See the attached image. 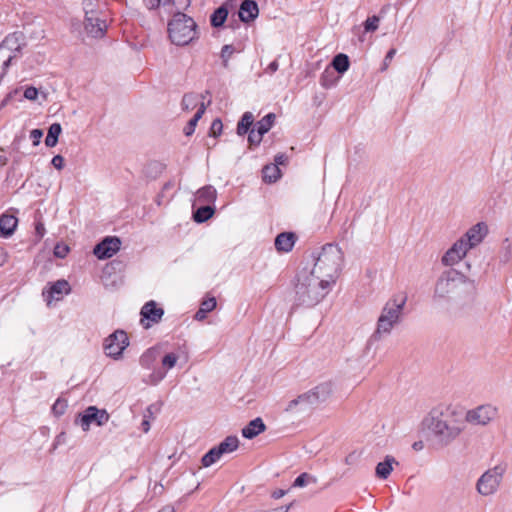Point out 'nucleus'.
Returning a JSON list of instances; mask_svg holds the SVG:
<instances>
[{
    "mask_svg": "<svg viewBox=\"0 0 512 512\" xmlns=\"http://www.w3.org/2000/svg\"><path fill=\"white\" fill-rule=\"evenodd\" d=\"M206 106L203 102H201L197 112L194 116L188 121L187 125L184 127L183 132L186 136H191L194 131L198 121L201 119L203 114L205 113Z\"/></svg>",
    "mask_w": 512,
    "mask_h": 512,
    "instance_id": "31",
    "label": "nucleus"
},
{
    "mask_svg": "<svg viewBox=\"0 0 512 512\" xmlns=\"http://www.w3.org/2000/svg\"><path fill=\"white\" fill-rule=\"evenodd\" d=\"M51 164L57 169L62 170L64 167V158L61 155H55L52 158Z\"/></svg>",
    "mask_w": 512,
    "mask_h": 512,
    "instance_id": "53",
    "label": "nucleus"
},
{
    "mask_svg": "<svg viewBox=\"0 0 512 512\" xmlns=\"http://www.w3.org/2000/svg\"><path fill=\"white\" fill-rule=\"evenodd\" d=\"M222 453L217 446L211 448L201 459V463L204 467H209L220 459Z\"/></svg>",
    "mask_w": 512,
    "mask_h": 512,
    "instance_id": "36",
    "label": "nucleus"
},
{
    "mask_svg": "<svg viewBox=\"0 0 512 512\" xmlns=\"http://www.w3.org/2000/svg\"><path fill=\"white\" fill-rule=\"evenodd\" d=\"M166 4H171L178 10H186L191 4V0H164V5Z\"/></svg>",
    "mask_w": 512,
    "mask_h": 512,
    "instance_id": "46",
    "label": "nucleus"
},
{
    "mask_svg": "<svg viewBox=\"0 0 512 512\" xmlns=\"http://www.w3.org/2000/svg\"><path fill=\"white\" fill-rule=\"evenodd\" d=\"M407 296H395L384 306L380 317L378 318L377 328L371 335L368 345L380 340L381 334H389L393 326L398 323L402 310L406 304Z\"/></svg>",
    "mask_w": 512,
    "mask_h": 512,
    "instance_id": "5",
    "label": "nucleus"
},
{
    "mask_svg": "<svg viewBox=\"0 0 512 512\" xmlns=\"http://www.w3.org/2000/svg\"><path fill=\"white\" fill-rule=\"evenodd\" d=\"M18 224V219L9 214H2L0 216V236L8 238L13 235Z\"/></svg>",
    "mask_w": 512,
    "mask_h": 512,
    "instance_id": "22",
    "label": "nucleus"
},
{
    "mask_svg": "<svg viewBox=\"0 0 512 512\" xmlns=\"http://www.w3.org/2000/svg\"><path fill=\"white\" fill-rule=\"evenodd\" d=\"M160 355V349L158 347H152L146 350L139 359L140 365L143 368L151 369L154 366L157 358Z\"/></svg>",
    "mask_w": 512,
    "mask_h": 512,
    "instance_id": "25",
    "label": "nucleus"
},
{
    "mask_svg": "<svg viewBox=\"0 0 512 512\" xmlns=\"http://www.w3.org/2000/svg\"><path fill=\"white\" fill-rule=\"evenodd\" d=\"M337 78L334 75V71L325 69L320 77V83L324 88H330L335 85Z\"/></svg>",
    "mask_w": 512,
    "mask_h": 512,
    "instance_id": "37",
    "label": "nucleus"
},
{
    "mask_svg": "<svg viewBox=\"0 0 512 512\" xmlns=\"http://www.w3.org/2000/svg\"><path fill=\"white\" fill-rule=\"evenodd\" d=\"M359 458V454L356 451H352L345 457V463L347 465H353Z\"/></svg>",
    "mask_w": 512,
    "mask_h": 512,
    "instance_id": "55",
    "label": "nucleus"
},
{
    "mask_svg": "<svg viewBox=\"0 0 512 512\" xmlns=\"http://www.w3.org/2000/svg\"><path fill=\"white\" fill-rule=\"evenodd\" d=\"M145 5L148 9H156L159 7L161 0H144Z\"/></svg>",
    "mask_w": 512,
    "mask_h": 512,
    "instance_id": "57",
    "label": "nucleus"
},
{
    "mask_svg": "<svg viewBox=\"0 0 512 512\" xmlns=\"http://www.w3.org/2000/svg\"><path fill=\"white\" fill-rule=\"evenodd\" d=\"M69 252V247L65 244L58 243L54 247V255L57 258L63 259Z\"/></svg>",
    "mask_w": 512,
    "mask_h": 512,
    "instance_id": "47",
    "label": "nucleus"
},
{
    "mask_svg": "<svg viewBox=\"0 0 512 512\" xmlns=\"http://www.w3.org/2000/svg\"><path fill=\"white\" fill-rule=\"evenodd\" d=\"M108 14L102 13L84 19V29L93 38H102L106 34Z\"/></svg>",
    "mask_w": 512,
    "mask_h": 512,
    "instance_id": "10",
    "label": "nucleus"
},
{
    "mask_svg": "<svg viewBox=\"0 0 512 512\" xmlns=\"http://www.w3.org/2000/svg\"><path fill=\"white\" fill-rule=\"evenodd\" d=\"M277 70H278V62H277L276 60H275V61H272V62L268 65V67H267V69H266V71H267V72H269V73H274V72H276Z\"/></svg>",
    "mask_w": 512,
    "mask_h": 512,
    "instance_id": "59",
    "label": "nucleus"
},
{
    "mask_svg": "<svg viewBox=\"0 0 512 512\" xmlns=\"http://www.w3.org/2000/svg\"><path fill=\"white\" fill-rule=\"evenodd\" d=\"M71 290V287L65 279L57 280L54 283L50 284V287L47 291V299L50 300H60L62 299L64 294H68Z\"/></svg>",
    "mask_w": 512,
    "mask_h": 512,
    "instance_id": "20",
    "label": "nucleus"
},
{
    "mask_svg": "<svg viewBox=\"0 0 512 512\" xmlns=\"http://www.w3.org/2000/svg\"><path fill=\"white\" fill-rule=\"evenodd\" d=\"M67 406V400L58 398L51 408L52 413L56 417H60L65 413Z\"/></svg>",
    "mask_w": 512,
    "mask_h": 512,
    "instance_id": "39",
    "label": "nucleus"
},
{
    "mask_svg": "<svg viewBox=\"0 0 512 512\" xmlns=\"http://www.w3.org/2000/svg\"><path fill=\"white\" fill-rule=\"evenodd\" d=\"M206 315L207 312L202 308H199L198 311L195 313L194 318L198 321H202L206 318Z\"/></svg>",
    "mask_w": 512,
    "mask_h": 512,
    "instance_id": "58",
    "label": "nucleus"
},
{
    "mask_svg": "<svg viewBox=\"0 0 512 512\" xmlns=\"http://www.w3.org/2000/svg\"><path fill=\"white\" fill-rule=\"evenodd\" d=\"M216 299L215 297H208L202 300L200 304V308L205 310L207 313L212 311L216 307Z\"/></svg>",
    "mask_w": 512,
    "mask_h": 512,
    "instance_id": "48",
    "label": "nucleus"
},
{
    "mask_svg": "<svg viewBox=\"0 0 512 512\" xmlns=\"http://www.w3.org/2000/svg\"><path fill=\"white\" fill-rule=\"evenodd\" d=\"M281 177V170L277 165H265L262 169V178L266 183H274Z\"/></svg>",
    "mask_w": 512,
    "mask_h": 512,
    "instance_id": "30",
    "label": "nucleus"
},
{
    "mask_svg": "<svg viewBox=\"0 0 512 512\" xmlns=\"http://www.w3.org/2000/svg\"><path fill=\"white\" fill-rule=\"evenodd\" d=\"M285 493L286 492L284 490L278 489L272 493V497L274 499H280L281 497H283L285 495Z\"/></svg>",
    "mask_w": 512,
    "mask_h": 512,
    "instance_id": "62",
    "label": "nucleus"
},
{
    "mask_svg": "<svg viewBox=\"0 0 512 512\" xmlns=\"http://www.w3.org/2000/svg\"><path fill=\"white\" fill-rule=\"evenodd\" d=\"M141 426H142L143 432L147 433L149 431V429H150L149 419L144 418L142 423H141Z\"/></svg>",
    "mask_w": 512,
    "mask_h": 512,
    "instance_id": "61",
    "label": "nucleus"
},
{
    "mask_svg": "<svg viewBox=\"0 0 512 512\" xmlns=\"http://www.w3.org/2000/svg\"><path fill=\"white\" fill-rule=\"evenodd\" d=\"M216 197V189L211 185H206L197 191V201L200 203H214Z\"/></svg>",
    "mask_w": 512,
    "mask_h": 512,
    "instance_id": "28",
    "label": "nucleus"
},
{
    "mask_svg": "<svg viewBox=\"0 0 512 512\" xmlns=\"http://www.w3.org/2000/svg\"><path fill=\"white\" fill-rule=\"evenodd\" d=\"M262 137L263 134H260L257 128L253 127V129L248 132V142L250 146H258L261 143Z\"/></svg>",
    "mask_w": 512,
    "mask_h": 512,
    "instance_id": "42",
    "label": "nucleus"
},
{
    "mask_svg": "<svg viewBox=\"0 0 512 512\" xmlns=\"http://www.w3.org/2000/svg\"><path fill=\"white\" fill-rule=\"evenodd\" d=\"M254 117L251 112H245L237 124V134L243 136L253 129Z\"/></svg>",
    "mask_w": 512,
    "mask_h": 512,
    "instance_id": "29",
    "label": "nucleus"
},
{
    "mask_svg": "<svg viewBox=\"0 0 512 512\" xmlns=\"http://www.w3.org/2000/svg\"><path fill=\"white\" fill-rule=\"evenodd\" d=\"M297 240V236L294 232H282L275 238L274 245L278 252H290Z\"/></svg>",
    "mask_w": 512,
    "mask_h": 512,
    "instance_id": "19",
    "label": "nucleus"
},
{
    "mask_svg": "<svg viewBox=\"0 0 512 512\" xmlns=\"http://www.w3.org/2000/svg\"><path fill=\"white\" fill-rule=\"evenodd\" d=\"M128 345L129 341L126 332L116 330L105 339L104 350L107 356L119 359Z\"/></svg>",
    "mask_w": 512,
    "mask_h": 512,
    "instance_id": "9",
    "label": "nucleus"
},
{
    "mask_svg": "<svg viewBox=\"0 0 512 512\" xmlns=\"http://www.w3.org/2000/svg\"><path fill=\"white\" fill-rule=\"evenodd\" d=\"M223 454L235 451L239 446V439L236 436H227L222 442L216 445Z\"/></svg>",
    "mask_w": 512,
    "mask_h": 512,
    "instance_id": "34",
    "label": "nucleus"
},
{
    "mask_svg": "<svg viewBox=\"0 0 512 512\" xmlns=\"http://www.w3.org/2000/svg\"><path fill=\"white\" fill-rule=\"evenodd\" d=\"M309 481L316 483V478L309 475L308 473L300 474L294 481V487H304Z\"/></svg>",
    "mask_w": 512,
    "mask_h": 512,
    "instance_id": "41",
    "label": "nucleus"
},
{
    "mask_svg": "<svg viewBox=\"0 0 512 512\" xmlns=\"http://www.w3.org/2000/svg\"><path fill=\"white\" fill-rule=\"evenodd\" d=\"M234 51H235V48L233 45L226 44L222 47L220 57L222 59L223 67H225V68L228 67L229 58L234 53Z\"/></svg>",
    "mask_w": 512,
    "mask_h": 512,
    "instance_id": "40",
    "label": "nucleus"
},
{
    "mask_svg": "<svg viewBox=\"0 0 512 512\" xmlns=\"http://www.w3.org/2000/svg\"><path fill=\"white\" fill-rule=\"evenodd\" d=\"M333 71H337L339 74H344L350 66L349 57L344 53H339L334 56L332 63Z\"/></svg>",
    "mask_w": 512,
    "mask_h": 512,
    "instance_id": "32",
    "label": "nucleus"
},
{
    "mask_svg": "<svg viewBox=\"0 0 512 512\" xmlns=\"http://www.w3.org/2000/svg\"><path fill=\"white\" fill-rule=\"evenodd\" d=\"M166 375V372L165 371H162V370H155L153 371V373L150 374L149 376V383L150 384H153V385H156L158 384L161 380L164 379Z\"/></svg>",
    "mask_w": 512,
    "mask_h": 512,
    "instance_id": "49",
    "label": "nucleus"
},
{
    "mask_svg": "<svg viewBox=\"0 0 512 512\" xmlns=\"http://www.w3.org/2000/svg\"><path fill=\"white\" fill-rule=\"evenodd\" d=\"M274 161H275L274 165H277V167H279L280 165L284 166L288 163V157L285 154H278L275 156Z\"/></svg>",
    "mask_w": 512,
    "mask_h": 512,
    "instance_id": "56",
    "label": "nucleus"
},
{
    "mask_svg": "<svg viewBox=\"0 0 512 512\" xmlns=\"http://www.w3.org/2000/svg\"><path fill=\"white\" fill-rule=\"evenodd\" d=\"M109 420V414L105 409H98L96 406L87 407L75 418V424L80 425L83 431H88L90 425L95 423L98 426L106 424Z\"/></svg>",
    "mask_w": 512,
    "mask_h": 512,
    "instance_id": "8",
    "label": "nucleus"
},
{
    "mask_svg": "<svg viewBox=\"0 0 512 512\" xmlns=\"http://www.w3.org/2000/svg\"><path fill=\"white\" fill-rule=\"evenodd\" d=\"M42 136H43V131L41 129H33L31 131L30 137L33 141L34 146L39 145Z\"/></svg>",
    "mask_w": 512,
    "mask_h": 512,
    "instance_id": "52",
    "label": "nucleus"
},
{
    "mask_svg": "<svg viewBox=\"0 0 512 512\" xmlns=\"http://www.w3.org/2000/svg\"><path fill=\"white\" fill-rule=\"evenodd\" d=\"M222 129V121L219 118L214 119L209 130V136L218 137L222 133Z\"/></svg>",
    "mask_w": 512,
    "mask_h": 512,
    "instance_id": "44",
    "label": "nucleus"
},
{
    "mask_svg": "<svg viewBox=\"0 0 512 512\" xmlns=\"http://www.w3.org/2000/svg\"><path fill=\"white\" fill-rule=\"evenodd\" d=\"M494 415L495 409L491 406H479L467 412L466 421L473 424L486 425L492 420Z\"/></svg>",
    "mask_w": 512,
    "mask_h": 512,
    "instance_id": "15",
    "label": "nucleus"
},
{
    "mask_svg": "<svg viewBox=\"0 0 512 512\" xmlns=\"http://www.w3.org/2000/svg\"><path fill=\"white\" fill-rule=\"evenodd\" d=\"M168 35L177 46H185L198 38L196 22L186 14L178 11L168 23Z\"/></svg>",
    "mask_w": 512,
    "mask_h": 512,
    "instance_id": "7",
    "label": "nucleus"
},
{
    "mask_svg": "<svg viewBox=\"0 0 512 512\" xmlns=\"http://www.w3.org/2000/svg\"><path fill=\"white\" fill-rule=\"evenodd\" d=\"M414 450H421L423 448L422 441H417L412 445Z\"/></svg>",
    "mask_w": 512,
    "mask_h": 512,
    "instance_id": "64",
    "label": "nucleus"
},
{
    "mask_svg": "<svg viewBox=\"0 0 512 512\" xmlns=\"http://www.w3.org/2000/svg\"><path fill=\"white\" fill-rule=\"evenodd\" d=\"M475 297V282L455 269L443 272L435 284L434 299H446L464 307L473 303Z\"/></svg>",
    "mask_w": 512,
    "mask_h": 512,
    "instance_id": "1",
    "label": "nucleus"
},
{
    "mask_svg": "<svg viewBox=\"0 0 512 512\" xmlns=\"http://www.w3.org/2000/svg\"><path fill=\"white\" fill-rule=\"evenodd\" d=\"M469 249L464 240H457L442 257V263L446 266L454 265L466 255Z\"/></svg>",
    "mask_w": 512,
    "mask_h": 512,
    "instance_id": "16",
    "label": "nucleus"
},
{
    "mask_svg": "<svg viewBox=\"0 0 512 512\" xmlns=\"http://www.w3.org/2000/svg\"><path fill=\"white\" fill-rule=\"evenodd\" d=\"M330 281L319 278L306 268L296 275L295 302L296 305L313 307L318 304L329 292Z\"/></svg>",
    "mask_w": 512,
    "mask_h": 512,
    "instance_id": "3",
    "label": "nucleus"
},
{
    "mask_svg": "<svg viewBox=\"0 0 512 512\" xmlns=\"http://www.w3.org/2000/svg\"><path fill=\"white\" fill-rule=\"evenodd\" d=\"M103 7L104 4H101L99 0H83L85 18L105 13Z\"/></svg>",
    "mask_w": 512,
    "mask_h": 512,
    "instance_id": "27",
    "label": "nucleus"
},
{
    "mask_svg": "<svg viewBox=\"0 0 512 512\" xmlns=\"http://www.w3.org/2000/svg\"><path fill=\"white\" fill-rule=\"evenodd\" d=\"M35 230H36V234L39 237H43L44 236L45 228H44V225L42 223H37L36 227H35Z\"/></svg>",
    "mask_w": 512,
    "mask_h": 512,
    "instance_id": "60",
    "label": "nucleus"
},
{
    "mask_svg": "<svg viewBox=\"0 0 512 512\" xmlns=\"http://www.w3.org/2000/svg\"><path fill=\"white\" fill-rule=\"evenodd\" d=\"M178 357L174 353H168L162 358V365L165 369H171L176 365Z\"/></svg>",
    "mask_w": 512,
    "mask_h": 512,
    "instance_id": "43",
    "label": "nucleus"
},
{
    "mask_svg": "<svg viewBox=\"0 0 512 512\" xmlns=\"http://www.w3.org/2000/svg\"><path fill=\"white\" fill-rule=\"evenodd\" d=\"M396 54V49L395 48H391L385 58H384V61H383V69H386L389 65V63L391 62V60L393 59V57L395 56Z\"/></svg>",
    "mask_w": 512,
    "mask_h": 512,
    "instance_id": "54",
    "label": "nucleus"
},
{
    "mask_svg": "<svg viewBox=\"0 0 512 512\" xmlns=\"http://www.w3.org/2000/svg\"><path fill=\"white\" fill-rule=\"evenodd\" d=\"M141 323L145 328H149L151 323H159L164 315V310L157 306V303L153 300L148 301L143 305L140 311Z\"/></svg>",
    "mask_w": 512,
    "mask_h": 512,
    "instance_id": "13",
    "label": "nucleus"
},
{
    "mask_svg": "<svg viewBox=\"0 0 512 512\" xmlns=\"http://www.w3.org/2000/svg\"><path fill=\"white\" fill-rule=\"evenodd\" d=\"M266 430V425L260 417L251 420L243 429L242 436L246 439H253Z\"/></svg>",
    "mask_w": 512,
    "mask_h": 512,
    "instance_id": "21",
    "label": "nucleus"
},
{
    "mask_svg": "<svg viewBox=\"0 0 512 512\" xmlns=\"http://www.w3.org/2000/svg\"><path fill=\"white\" fill-rule=\"evenodd\" d=\"M259 14L258 4L254 0H244L239 8L238 16L244 23L253 21Z\"/></svg>",
    "mask_w": 512,
    "mask_h": 512,
    "instance_id": "18",
    "label": "nucleus"
},
{
    "mask_svg": "<svg viewBox=\"0 0 512 512\" xmlns=\"http://www.w3.org/2000/svg\"><path fill=\"white\" fill-rule=\"evenodd\" d=\"M215 212V208L211 205H202L193 210L192 218L196 223H204L209 220Z\"/></svg>",
    "mask_w": 512,
    "mask_h": 512,
    "instance_id": "26",
    "label": "nucleus"
},
{
    "mask_svg": "<svg viewBox=\"0 0 512 512\" xmlns=\"http://www.w3.org/2000/svg\"><path fill=\"white\" fill-rule=\"evenodd\" d=\"M487 233V225L480 222L472 226L460 239L464 240L466 245L471 249L481 243Z\"/></svg>",
    "mask_w": 512,
    "mask_h": 512,
    "instance_id": "17",
    "label": "nucleus"
},
{
    "mask_svg": "<svg viewBox=\"0 0 512 512\" xmlns=\"http://www.w3.org/2000/svg\"><path fill=\"white\" fill-rule=\"evenodd\" d=\"M121 247V240L117 236H106L93 249L94 255L100 259H107L116 254Z\"/></svg>",
    "mask_w": 512,
    "mask_h": 512,
    "instance_id": "11",
    "label": "nucleus"
},
{
    "mask_svg": "<svg viewBox=\"0 0 512 512\" xmlns=\"http://www.w3.org/2000/svg\"><path fill=\"white\" fill-rule=\"evenodd\" d=\"M25 46L26 42L24 33L21 31H15L8 34L0 43V54L7 50L10 54L16 53L19 56Z\"/></svg>",
    "mask_w": 512,
    "mask_h": 512,
    "instance_id": "14",
    "label": "nucleus"
},
{
    "mask_svg": "<svg viewBox=\"0 0 512 512\" xmlns=\"http://www.w3.org/2000/svg\"><path fill=\"white\" fill-rule=\"evenodd\" d=\"M332 383H320L313 389L300 394L297 398L289 401L285 408L288 413H304L318 404L325 402L332 394Z\"/></svg>",
    "mask_w": 512,
    "mask_h": 512,
    "instance_id": "6",
    "label": "nucleus"
},
{
    "mask_svg": "<svg viewBox=\"0 0 512 512\" xmlns=\"http://www.w3.org/2000/svg\"><path fill=\"white\" fill-rule=\"evenodd\" d=\"M24 97L28 100H36L38 97V90L33 86H29L24 91Z\"/></svg>",
    "mask_w": 512,
    "mask_h": 512,
    "instance_id": "51",
    "label": "nucleus"
},
{
    "mask_svg": "<svg viewBox=\"0 0 512 512\" xmlns=\"http://www.w3.org/2000/svg\"><path fill=\"white\" fill-rule=\"evenodd\" d=\"M501 474L495 470L485 472L477 481V491L484 496L493 494L501 480Z\"/></svg>",
    "mask_w": 512,
    "mask_h": 512,
    "instance_id": "12",
    "label": "nucleus"
},
{
    "mask_svg": "<svg viewBox=\"0 0 512 512\" xmlns=\"http://www.w3.org/2000/svg\"><path fill=\"white\" fill-rule=\"evenodd\" d=\"M229 11L226 4H222L210 16V24L214 28L223 27L225 21L227 20Z\"/></svg>",
    "mask_w": 512,
    "mask_h": 512,
    "instance_id": "24",
    "label": "nucleus"
},
{
    "mask_svg": "<svg viewBox=\"0 0 512 512\" xmlns=\"http://www.w3.org/2000/svg\"><path fill=\"white\" fill-rule=\"evenodd\" d=\"M275 118L276 116L274 113H268L261 120L257 121L254 127L257 128V131L260 134L264 135L272 128Z\"/></svg>",
    "mask_w": 512,
    "mask_h": 512,
    "instance_id": "35",
    "label": "nucleus"
},
{
    "mask_svg": "<svg viewBox=\"0 0 512 512\" xmlns=\"http://www.w3.org/2000/svg\"><path fill=\"white\" fill-rule=\"evenodd\" d=\"M160 411V404L158 403H154V404H151L147 407L145 413H144V418H153L154 415L156 413H158Z\"/></svg>",
    "mask_w": 512,
    "mask_h": 512,
    "instance_id": "50",
    "label": "nucleus"
},
{
    "mask_svg": "<svg viewBox=\"0 0 512 512\" xmlns=\"http://www.w3.org/2000/svg\"><path fill=\"white\" fill-rule=\"evenodd\" d=\"M197 100H198V95H196L194 93L185 94L183 96L182 102H181L183 110L189 111V110L193 109L197 104Z\"/></svg>",
    "mask_w": 512,
    "mask_h": 512,
    "instance_id": "38",
    "label": "nucleus"
},
{
    "mask_svg": "<svg viewBox=\"0 0 512 512\" xmlns=\"http://www.w3.org/2000/svg\"><path fill=\"white\" fill-rule=\"evenodd\" d=\"M62 132V127L59 123H53L48 128V133L45 138V145L47 147H54L58 143L59 135Z\"/></svg>",
    "mask_w": 512,
    "mask_h": 512,
    "instance_id": "33",
    "label": "nucleus"
},
{
    "mask_svg": "<svg viewBox=\"0 0 512 512\" xmlns=\"http://www.w3.org/2000/svg\"><path fill=\"white\" fill-rule=\"evenodd\" d=\"M423 425L442 446L452 442L464 429V421L448 407H437L431 410L424 419Z\"/></svg>",
    "mask_w": 512,
    "mask_h": 512,
    "instance_id": "2",
    "label": "nucleus"
},
{
    "mask_svg": "<svg viewBox=\"0 0 512 512\" xmlns=\"http://www.w3.org/2000/svg\"><path fill=\"white\" fill-rule=\"evenodd\" d=\"M380 21V17L379 16H372V17H369L365 23H364V28H365V31L366 32H373L375 31L377 28H378V23Z\"/></svg>",
    "mask_w": 512,
    "mask_h": 512,
    "instance_id": "45",
    "label": "nucleus"
},
{
    "mask_svg": "<svg viewBox=\"0 0 512 512\" xmlns=\"http://www.w3.org/2000/svg\"><path fill=\"white\" fill-rule=\"evenodd\" d=\"M343 252L332 243H328L321 248L320 253L315 258L314 266L309 272L318 275L319 278L328 279L330 285L335 283L343 264Z\"/></svg>",
    "mask_w": 512,
    "mask_h": 512,
    "instance_id": "4",
    "label": "nucleus"
},
{
    "mask_svg": "<svg viewBox=\"0 0 512 512\" xmlns=\"http://www.w3.org/2000/svg\"><path fill=\"white\" fill-rule=\"evenodd\" d=\"M158 512H175L174 507L171 505H166L161 508Z\"/></svg>",
    "mask_w": 512,
    "mask_h": 512,
    "instance_id": "63",
    "label": "nucleus"
},
{
    "mask_svg": "<svg viewBox=\"0 0 512 512\" xmlns=\"http://www.w3.org/2000/svg\"><path fill=\"white\" fill-rule=\"evenodd\" d=\"M393 464H398L393 456L387 455L384 461L379 462L375 468V475L380 479H387L393 470Z\"/></svg>",
    "mask_w": 512,
    "mask_h": 512,
    "instance_id": "23",
    "label": "nucleus"
}]
</instances>
